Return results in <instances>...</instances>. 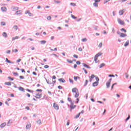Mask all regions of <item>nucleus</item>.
<instances>
[{"label":"nucleus","instance_id":"nucleus-1","mask_svg":"<svg viewBox=\"0 0 131 131\" xmlns=\"http://www.w3.org/2000/svg\"><path fill=\"white\" fill-rule=\"evenodd\" d=\"M111 81H112V78H110L108 81L106 82V85L107 89H109L110 88V84H111Z\"/></svg>","mask_w":131,"mask_h":131},{"label":"nucleus","instance_id":"nucleus-2","mask_svg":"<svg viewBox=\"0 0 131 131\" xmlns=\"http://www.w3.org/2000/svg\"><path fill=\"white\" fill-rule=\"evenodd\" d=\"M53 107L55 110H59V105L57 104L56 103H53Z\"/></svg>","mask_w":131,"mask_h":131},{"label":"nucleus","instance_id":"nucleus-3","mask_svg":"<svg viewBox=\"0 0 131 131\" xmlns=\"http://www.w3.org/2000/svg\"><path fill=\"white\" fill-rule=\"evenodd\" d=\"M125 12V9L121 10L119 11V15L120 16L123 15V13Z\"/></svg>","mask_w":131,"mask_h":131},{"label":"nucleus","instance_id":"nucleus-4","mask_svg":"<svg viewBox=\"0 0 131 131\" xmlns=\"http://www.w3.org/2000/svg\"><path fill=\"white\" fill-rule=\"evenodd\" d=\"M118 23L121 25H124V21H123L122 20L120 19H118Z\"/></svg>","mask_w":131,"mask_h":131},{"label":"nucleus","instance_id":"nucleus-5","mask_svg":"<svg viewBox=\"0 0 131 131\" xmlns=\"http://www.w3.org/2000/svg\"><path fill=\"white\" fill-rule=\"evenodd\" d=\"M58 81H60V82H62V83H65V82H66V81L63 78L58 79Z\"/></svg>","mask_w":131,"mask_h":131},{"label":"nucleus","instance_id":"nucleus-6","mask_svg":"<svg viewBox=\"0 0 131 131\" xmlns=\"http://www.w3.org/2000/svg\"><path fill=\"white\" fill-rule=\"evenodd\" d=\"M82 65L83 66V67H85V68H88V69H91V67L88 66V64L82 63Z\"/></svg>","mask_w":131,"mask_h":131},{"label":"nucleus","instance_id":"nucleus-7","mask_svg":"<svg viewBox=\"0 0 131 131\" xmlns=\"http://www.w3.org/2000/svg\"><path fill=\"white\" fill-rule=\"evenodd\" d=\"M35 98H36V99H40V98H41V94H39V93L37 94Z\"/></svg>","mask_w":131,"mask_h":131},{"label":"nucleus","instance_id":"nucleus-8","mask_svg":"<svg viewBox=\"0 0 131 131\" xmlns=\"http://www.w3.org/2000/svg\"><path fill=\"white\" fill-rule=\"evenodd\" d=\"M18 89L19 90V91H20V92H23V93H25V89H24V88H23V87H18Z\"/></svg>","mask_w":131,"mask_h":131},{"label":"nucleus","instance_id":"nucleus-9","mask_svg":"<svg viewBox=\"0 0 131 131\" xmlns=\"http://www.w3.org/2000/svg\"><path fill=\"white\" fill-rule=\"evenodd\" d=\"M103 53L99 52L98 53H97L95 56V58H98V57H100V56L102 55Z\"/></svg>","mask_w":131,"mask_h":131},{"label":"nucleus","instance_id":"nucleus-10","mask_svg":"<svg viewBox=\"0 0 131 131\" xmlns=\"http://www.w3.org/2000/svg\"><path fill=\"white\" fill-rule=\"evenodd\" d=\"M127 36V35H126V34H124L123 33H121L120 35V37H125V36Z\"/></svg>","mask_w":131,"mask_h":131},{"label":"nucleus","instance_id":"nucleus-11","mask_svg":"<svg viewBox=\"0 0 131 131\" xmlns=\"http://www.w3.org/2000/svg\"><path fill=\"white\" fill-rule=\"evenodd\" d=\"M10 124H12V123H13V121L12 119H10L8 121V122L7 123V126H10Z\"/></svg>","mask_w":131,"mask_h":131},{"label":"nucleus","instance_id":"nucleus-12","mask_svg":"<svg viewBox=\"0 0 131 131\" xmlns=\"http://www.w3.org/2000/svg\"><path fill=\"white\" fill-rule=\"evenodd\" d=\"M93 86H98L99 85V82H94L93 83Z\"/></svg>","mask_w":131,"mask_h":131},{"label":"nucleus","instance_id":"nucleus-13","mask_svg":"<svg viewBox=\"0 0 131 131\" xmlns=\"http://www.w3.org/2000/svg\"><path fill=\"white\" fill-rule=\"evenodd\" d=\"M6 62H7V63H9V64H14V62H13L12 61H10L9 59H8V58H6Z\"/></svg>","mask_w":131,"mask_h":131},{"label":"nucleus","instance_id":"nucleus-14","mask_svg":"<svg viewBox=\"0 0 131 131\" xmlns=\"http://www.w3.org/2000/svg\"><path fill=\"white\" fill-rule=\"evenodd\" d=\"M1 10L3 12H7V8L6 7H2Z\"/></svg>","mask_w":131,"mask_h":131},{"label":"nucleus","instance_id":"nucleus-15","mask_svg":"<svg viewBox=\"0 0 131 131\" xmlns=\"http://www.w3.org/2000/svg\"><path fill=\"white\" fill-rule=\"evenodd\" d=\"M6 125H7V123H2V124L0 125V127H1V128L5 127V126H6Z\"/></svg>","mask_w":131,"mask_h":131},{"label":"nucleus","instance_id":"nucleus-16","mask_svg":"<svg viewBox=\"0 0 131 131\" xmlns=\"http://www.w3.org/2000/svg\"><path fill=\"white\" fill-rule=\"evenodd\" d=\"M2 35L3 36H4L5 38H7V37H8V34L6 32H3Z\"/></svg>","mask_w":131,"mask_h":131},{"label":"nucleus","instance_id":"nucleus-17","mask_svg":"<svg viewBox=\"0 0 131 131\" xmlns=\"http://www.w3.org/2000/svg\"><path fill=\"white\" fill-rule=\"evenodd\" d=\"M128 45H129V41L127 40L126 41V42L125 43V44L124 45V47H127V46H128Z\"/></svg>","mask_w":131,"mask_h":131},{"label":"nucleus","instance_id":"nucleus-18","mask_svg":"<svg viewBox=\"0 0 131 131\" xmlns=\"http://www.w3.org/2000/svg\"><path fill=\"white\" fill-rule=\"evenodd\" d=\"M45 79L48 84H52V82L51 81H50L49 79H47L46 78H45Z\"/></svg>","mask_w":131,"mask_h":131},{"label":"nucleus","instance_id":"nucleus-19","mask_svg":"<svg viewBox=\"0 0 131 131\" xmlns=\"http://www.w3.org/2000/svg\"><path fill=\"white\" fill-rule=\"evenodd\" d=\"M30 127H31V124H27L26 125V128L27 129H28L29 128H30Z\"/></svg>","mask_w":131,"mask_h":131},{"label":"nucleus","instance_id":"nucleus-20","mask_svg":"<svg viewBox=\"0 0 131 131\" xmlns=\"http://www.w3.org/2000/svg\"><path fill=\"white\" fill-rule=\"evenodd\" d=\"M5 84H6V85H12V84L11 83V82H5Z\"/></svg>","mask_w":131,"mask_h":131},{"label":"nucleus","instance_id":"nucleus-21","mask_svg":"<svg viewBox=\"0 0 131 131\" xmlns=\"http://www.w3.org/2000/svg\"><path fill=\"white\" fill-rule=\"evenodd\" d=\"M20 12H21V10L16 11L15 12V14L16 15H20V14H21V13H20Z\"/></svg>","mask_w":131,"mask_h":131},{"label":"nucleus","instance_id":"nucleus-22","mask_svg":"<svg viewBox=\"0 0 131 131\" xmlns=\"http://www.w3.org/2000/svg\"><path fill=\"white\" fill-rule=\"evenodd\" d=\"M54 3H55V4H61V1L54 0Z\"/></svg>","mask_w":131,"mask_h":131},{"label":"nucleus","instance_id":"nucleus-23","mask_svg":"<svg viewBox=\"0 0 131 131\" xmlns=\"http://www.w3.org/2000/svg\"><path fill=\"white\" fill-rule=\"evenodd\" d=\"M71 17L73 19H74L77 18V17L75 16L74 15H73V14H71Z\"/></svg>","mask_w":131,"mask_h":131},{"label":"nucleus","instance_id":"nucleus-24","mask_svg":"<svg viewBox=\"0 0 131 131\" xmlns=\"http://www.w3.org/2000/svg\"><path fill=\"white\" fill-rule=\"evenodd\" d=\"M40 42H41V45H45V43L47 42V41L41 40V41H40Z\"/></svg>","mask_w":131,"mask_h":131},{"label":"nucleus","instance_id":"nucleus-25","mask_svg":"<svg viewBox=\"0 0 131 131\" xmlns=\"http://www.w3.org/2000/svg\"><path fill=\"white\" fill-rule=\"evenodd\" d=\"M78 96H79V93L76 92V94L75 95V98H78Z\"/></svg>","mask_w":131,"mask_h":131},{"label":"nucleus","instance_id":"nucleus-26","mask_svg":"<svg viewBox=\"0 0 131 131\" xmlns=\"http://www.w3.org/2000/svg\"><path fill=\"white\" fill-rule=\"evenodd\" d=\"M88 83H89V81L88 80H85V84H84V86H86V85H88Z\"/></svg>","mask_w":131,"mask_h":131},{"label":"nucleus","instance_id":"nucleus-27","mask_svg":"<svg viewBox=\"0 0 131 131\" xmlns=\"http://www.w3.org/2000/svg\"><path fill=\"white\" fill-rule=\"evenodd\" d=\"M82 41H83V42H85V41H88V39H86V38H82L81 39Z\"/></svg>","mask_w":131,"mask_h":131},{"label":"nucleus","instance_id":"nucleus-28","mask_svg":"<svg viewBox=\"0 0 131 131\" xmlns=\"http://www.w3.org/2000/svg\"><path fill=\"white\" fill-rule=\"evenodd\" d=\"M105 63H101L100 66H99V68H102V67H104V66H105Z\"/></svg>","mask_w":131,"mask_h":131},{"label":"nucleus","instance_id":"nucleus-29","mask_svg":"<svg viewBox=\"0 0 131 131\" xmlns=\"http://www.w3.org/2000/svg\"><path fill=\"white\" fill-rule=\"evenodd\" d=\"M93 6L94 7H96V8H98V3L97 2H95L93 4Z\"/></svg>","mask_w":131,"mask_h":131},{"label":"nucleus","instance_id":"nucleus-30","mask_svg":"<svg viewBox=\"0 0 131 131\" xmlns=\"http://www.w3.org/2000/svg\"><path fill=\"white\" fill-rule=\"evenodd\" d=\"M121 31H123V32H124V33H126V30H125L124 28H122L120 29Z\"/></svg>","mask_w":131,"mask_h":131},{"label":"nucleus","instance_id":"nucleus-31","mask_svg":"<svg viewBox=\"0 0 131 131\" xmlns=\"http://www.w3.org/2000/svg\"><path fill=\"white\" fill-rule=\"evenodd\" d=\"M76 90H77V89H76V88H74L72 89V92L73 93H76Z\"/></svg>","mask_w":131,"mask_h":131},{"label":"nucleus","instance_id":"nucleus-32","mask_svg":"<svg viewBox=\"0 0 131 131\" xmlns=\"http://www.w3.org/2000/svg\"><path fill=\"white\" fill-rule=\"evenodd\" d=\"M18 38H19V37L18 36H15L14 37L12 38V40H15V39H18Z\"/></svg>","mask_w":131,"mask_h":131},{"label":"nucleus","instance_id":"nucleus-33","mask_svg":"<svg viewBox=\"0 0 131 131\" xmlns=\"http://www.w3.org/2000/svg\"><path fill=\"white\" fill-rule=\"evenodd\" d=\"M129 118H130V116H129V115H128V117L126 118L125 119V121H127V120H129Z\"/></svg>","mask_w":131,"mask_h":131},{"label":"nucleus","instance_id":"nucleus-34","mask_svg":"<svg viewBox=\"0 0 131 131\" xmlns=\"http://www.w3.org/2000/svg\"><path fill=\"white\" fill-rule=\"evenodd\" d=\"M50 56H55V57H56V58L59 57V56H58L57 54H54V53L51 54Z\"/></svg>","mask_w":131,"mask_h":131},{"label":"nucleus","instance_id":"nucleus-35","mask_svg":"<svg viewBox=\"0 0 131 131\" xmlns=\"http://www.w3.org/2000/svg\"><path fill=\"white\" fill-rule=\"evenodd\" d=\"M13 28L14 29H15V30H18V26L17 25H15L13 26Z\"/></svg>","mask_w":131,"mask_h":131},{"label":"nucleus","instance_id":"nucleus-36","mask_svg":"<svg viewBox=\"0 0 131 131\" xmlns=\"http://www.w3.org/2000/svg\"><path fill=\"white\" fill-rule=\"evenodd\" d=\"M1 25H2V26H5V25H6V23H5V21H2V22L1 23Z\"/></svg>","mask_w":131,"mask_h":131},{"label":"nucleus","instance_id":"nucleus-37","mask_svg":"<svg viewBox=\"0 0 131 131\" xmlns=\"http://www.w3.org/2000/svg\"><path fill=\"white\" fill-rule=\"evenodd\" d=\"M37 122L38 124H41V120L40 119L38 120Z\"/></svg>","mask_w":131,"mask_h":131},{"label":"nucleus","instance_id":"nucleus-38","mask_svg":"<svg viewBox=\"0 0 131 131\" xmlns=\"http://www.w3.org/2000/svg\"><path fill=\"white\" fill-rule=\"evenodd\" d=\"M80 116V113L78 114L74 118L77 119L79 116Z\"/></svg>","mask_w":131,"mask_h":131},{"label":"nucleus","instance_id":"nucleus-39","mask_svg":"<svg viewBox=\"0 0 131 131\" xmlns=\"http://www.w3.org/2000/svg\"><path fill=\"white\" fill-rule=\"evenodd\" d=\"M67 61L68 62V63H70V64L73 63V61H72L69 60V59H67Z\"/></svg>","mask_w":131,"mask_h":131},{"label":"nucleus","instance_id":"nucleus-40","mask_svg":"<svg viewBox=\"0 0 131 131\" xmlns=\"http://www.w3.org/2000/svg\"><path fill=\"white\" fill-rule=\"evenodd\" d=\"M98 60L97 57H96V56L94 57V61L95 62V63H98V61H97Z\"/></svg>","mask_w":131,"mask_h":131},{"label":"nucleus","instance_id":"nucleus-41","mask_svg":"<svg viewBox=\"0 0 131 131\" xmlns=\"http://www.w3.org/2000/svg\"><path fill=\"white\" fill-rule=\"evenodd\" d=\"M13 53H17L18 52V50L17 49L12 50Z\"/></svg>","mask_w":131,"mask_h":131},{"label":"nucleus","instance_id":"nucleus-42","mask_svg":"<svg viewBox=\"0 0 131 131\" xmlns=\"http://www.w3.org/2000/svg\"><path fill=\"white\" fill-rule=\"evenodd\" d=\"M70 6H73V7H75V6H76V4H75L74 3H70Z\"/></svg>","mask_w":131,"mask_h":131},{"label":"nucleus","instance_id":"nucleus-43","mask_svg":"<svg viewBox=\"0 0 131 131\" xmlns=\"http://www.w3.org/2000/svg\"><path fill=\"white\" fill-rule=\"evenodd\" d=\"M102 47H103V43L102 42H100L98 45V48H102Z\"/></svg>","mask_w":131,"mask_h":131},{"label":"nucleus","instance_id":"nucleus-44","mask_svg":"<svg viewBox=\"0 0 131 131\" xmlns=\"http://www.w3.org/2000/svg\"><path fill=\"white\" fill-rule=\"evenodd\" d=\"M96 82H98L99 83V81L100 80V79L98 77H96Z\"/></svg>","mask_w":131,"mask_h":131},{"label":"nucleus","instance_id":"nucleus-45","mask_svg":"<svg viewBox=\"0 0 131 131\" xmlns=\"http://www.w3.org/2000/svg\"><path fill=\"white\" fill-rule=\"evenodd\" d=\"M27 92H29V93H33V91H31L28 89H26Z\"/></svg>","mask_w":131,"mask_h":131},{"label":"nucleus","instance_id":"nucleus-46","mask_svg":"<svg viewBox=\"0 0 131 131\" xmlns=\"http://www.w3.org/2000/svg\"><path fill=\"white\" fill-rule=\"evenodd\" d=\"M74 80H75V81H76L77 80L78 78H79V77H78L77 76H74Z\"/></svg>","mask_w":131,"mask_h":131},{"label":"nucleus","instance_id":"nucleus-47","mask_svg":"<svg viewBox=\"0 0 131 131\" xmlns=\"http://www.w3.org/2000/svg\"><path fill=\"white\" fill-rule=\"evenodd\" d=\"M110 1H111V0H104L103 4H107V3H108V2H110Z\"/></svg>","mask_w":131,"mask_h":131},{"label":"nucleus","instance_id":"nucleus-48","mask_svg":"<svg viewBox=\"0 0 131 131\" xmlns=\"http://www.w3.org/2000/svg\"><path fill=\"white\" fill-rule=\"evenodd\" d=\"M17 10H19V7H15L13 8V11H17Z\"/></svg>","mask_w":131,"mask_h":131},{"label":"nucleus","instance_id":"nucleus-49","mask_svg":"<svg viewBox=\"0 0 131 131\" xmlns=\"http://www.w3.org/2000/svg\"><path fill=\"white\" fill-rule=\"evenodd\" d=\"M91 78H92V79H93V78H95V77H96V76H95V75H94V74H92V75H91V77H90Z\"/></svg>","mask_w":131,"mask_h":131},{"label":"nucleus","instance_id":"nucleus-50","mask_svg":"<svg viewBox=\"0 0 131 131\" xmlns=\"http://www.w3.org/2000/svg\"><path fill=\"white\" fill-rule=\"evenodd\" d=\"M73 56L74 58H76V59H77L78 58V56L76 55V54H74Z\"/></svg>","mask_w":131,"mask_h":131},{"label":"nucleus","instance_id":"nucleus-51","mask_svg":"<svg viewBox=\"0 0 131 131\" xmlns=\"http://www.w3.org/2000/svg\"><path fill=\"white\" fill-rule=\"evenodd\" d=\"M50 66H48V65H45L44 66V68H45V69H48V68H49Z\"/></svg>","mask_w":131,"mask_h":131},{"label":"nucleus","instance_id":"nucleus-52","mask_svg":"<svg viewBox=\"0 0 131 131\" xmlns=\"http://www.w3.org/2000/svg\"><path fill=\"white\" fill-rule=\"evenodd\" d=\"M8 78L9 79H10V80H11V81L14 80V78L11 77L10 76L8 77Z\"/></svg>","mask_w":131,"mask_h":131},{"label":"nucleus","instance_id":"nucleus-53","mask_svg":"<svg viewBox=\"0 0 131 131\" xmlns=\"http://www.w3.org/2000/svg\"><path fill=\"white\" fill-rule=\"evenodd\" d=\"M80 64H81V63L80 62V61H76V64H77V65H80Z\"/></svg>","mask_w":131,"mask_h":131},{"label":"nucleus","instance_id":"nucleus-54","mask_svg":"<svg viewBox=\"0 0 131 131\" xmlns=\"http://www.w3.org/2000/svg\"><path fill=\"white\" fill-rule=\"evenodd\" d=\"M126 1H127V0H119L118 2L120 3V2H122V3H123L124 2H126Z\"/></svg>","mask_w":131,"mask_h":131},{"label":"nucleus","instance_id":"nucleus-55","mask_svg":"<svg viewBox=\"0 0 131 131\" xmlns=\"http://www.w3.org/2000/svg\"><path fill=\"white\" fill-rule=\"evenodd\" d=\"M109 77H115V76L114 75H108Z\"/></svg>","mask_w":131,"mask_h":131},{"label":"nucleus","instance_id":"nucleus-56","mask_svg":"<svg viewBox=\"0 0 131 131\" xmlns=\"http://www.w3.org/2000/svg\"><path fill=\"white\" fill-rule=\"evenodd\" d=\"M36 92H42V90H41V89H37L36 90Z\"/></svg>","mask_w":131,"mask_h":131},{"label":"nucleus","instance_id":"nucleus-57","mask_svg":"<svg viewBox=\"0 0 131 131\" xmlns=\"http://www.w3.org/2000/svg\"><path fill=\"white\" fill-rule=\"evenodd\" d=\"M13 75H15V76H17L19 75V74L18 73H13Z\"/></svg>","mask_w":131,"mask_h":131},{"label":"nucleus","instance_id":"nucleus-58","mask_svg":"<svg viewBox=\"0 0 131 131\" xmlns=\"http://www.w3.org/2000/svg\"><path fill=\"white\" fill-rule=\"evenodd\" d=\"M70 108H71V110L74 109V106L73 105H70Z\"/></svg>","mask_w":131,"mask_h":131},{"label":"nucleus","instance_id":"nucleus-59","mask_svg":"<svg viewBox=\"0 0 131 131\" xmlns=\"http://www.w3.org/2000/svg\"><path fill=\"white\" fill-rule=\"evenodd\" d=\"M51 19H52V17H51V16L47 17V20H51Z\"/></svg>","mask_w":131,"mask_h":131},{"label":"nucleus","instance_id":"nucleus-60","mask_svg":"<svg viewBox=\"0 0 131 131\" xmlns=\"http://www.w3.org/2000/svg\"><path fill=\"white\" fill-rule=\"evenodd\" d=\"M69 81L70 82H71V83H73V80L71 79H69Z\"/></svg>","mask_w":131,"mask_h":131},{"label":"nucleus","instance_id":"nucleus-61","mask_svg":"<svg viewBox=\"0 0 131 131\" xmlns=\"http://www.w3.org/2000/svg\"><path fill=\"white\" fill-rule=\"evenodd\" d=\"M20 79H24V76H19Z\"/></svg>","mask_w":131,"mask_h":131},{"label":"nucleus","instance_id":"nucleus-62","mask_svg":"<svg viewBox=\"0 0 131 131\" xmlns=\"http://www.w3.org/2000/svg\"><path fill=\"white\" fill-rule=\"evenodd\" d=\"M68 101H69V102H71L72 100H71V98L68 97Z\"/></svg>","mask_w":131,"mask_h":131},{"label":"nucleus","instance_id":"nucleus-63","mask_svg":"<svg viewBox=\"0 0 131 131\" xmlns=\"http://www.w3.org/2000/svg\"><path fill=\"white\" fill-rule=\"evenodd\" d=\"M7 54H10L11 53V50H8L6 51Z\"/></svg>","mask_w":131,"mask_h":131},{"label":"nucleus","instance_id":"nucleus-64","mask_svg":"<svg viewBox=\"0 0 131 131\" xmlns=\"http://www.w3.org/2000/svg\"><path fill=\"white\" fill-rule=\"evenodd\" d=\"M20 70H21V72L23 73H25V70H24V69H20Z\"/></svg>","mask_w":131,"mask_h":131}]
</instances>
